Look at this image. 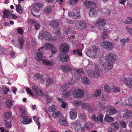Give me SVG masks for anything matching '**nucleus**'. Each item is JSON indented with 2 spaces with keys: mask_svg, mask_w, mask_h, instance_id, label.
I'll use <instances>...</instances> for the list:
<instances>
[{
  "mask_svg": "<svg viewBox=\"0 0 132 132\" xmlns=\"http://www.w3.org/2000/svg\"><path fill=\"white\" fill-rule=\"evenodd\" d=\"M123 23L127 24H131L132 23V18L130 17H128L127 19V20L124 21Z\"/></svg>",
  "mask_w": 132,
  "mask_h": 132,
  "instance_id": "nucleus-58",
  "label": "nucleus"
},
{
  "mask_svg": "<svg viewBox=\"0 0 132 132\" xmlns=\"http://www.w3.org/2000/svg\"><path fill=\"white\" fill-rule=\"evenodd\" d=\"M68 15L71 17L75 19H79L81 17L80 11L77 8L73 9L72 12H69Z\"/></svg>",
  "mask_w": 132,
  "mask_h": 132,
  "instance_id": "nucleus-6",
  "label": "nucleus"
},
{
  "mask_svg": "<svg viewBox=\"0 0 132 132\" xmlns=\"http://www.w3.org/2000/svg\"><path fill=\"white\" fill-rule=\"evenodd\" d=\"M61 69L64 72H68L72 70L73 71V68L68 65H63L61 66Z\"/></svg>",
  "mask_w": 132,
  "mask_h": 132,
  "instance_id": "nucleus-26",
  "label": "nucleus"
},
{
  "mask_svg": "<svg viewBox=\"0 0 132 132\" xmlns=\"http://www.w3.org/2000/svg\"><path fill=\"white\" fill-rule=\"evenodd\" d=\"M3 13V17L4 18H7L11 14L10 11L9 9H4Z\"/></svg>",
  "mask_w": 132,
  "mask_h": 132,
  "instance_id": "nucleus-34",
  "label": "nucleus"
},
{
  "mask_svg": "<svg viewBox=\"0 0 132 132\" xmlns=\"http://www.w3.org/2000/svg\"><path fill=\"white\" fill-rule=\"evenodd\" d=\"M98 108L101 109H106V106L105 105V103L103 102H100L98 104Z\"/></svg>",
  "mask_w": 132,
  "mask_h": 132,
  "instance_id": "nucleus-36",
  "label": "nucleus"
},
{
  "mask_svg": "<svg viewBox=\"0 0 132 132\" xmlns=\"http://www.w3.org/2000/svg\"><path fill=\"white\" fill-rule=\"evenodd\" d=\"M103 115L99 114L97 116L95 114H93L91 117V119L93 120L95 122H99L100 123H103Z\"/></svg>",
  "mask_w": 132,
  "mask_h": 132,
  "instance_id": "nucleus-14",
  "label": "nucleus"
},
{
  "mask_svg": "<svg viewBox=\"0 0 132 132\" xmlns=\"http://www.w3.org/2000/svg\"><path fill=\"white\" fill-rule=\"evenodd\" d=\"M104 90L106 93H109L111 90V88L108 85H105L104 86Z\"/></svg>",
  "mask_w": 132,
  "mask_h": 132,
  "instance_id": "nucleus-59",
  "label": "nucleus"
},
{
  "mask_svg": "<svg viewBox=\"0 0 132 132\" xmlns=\"http://www.w3.org/2000/svg\"><path fill=\"white\" fill-rule=\"evenodd\" d=\"M33 118L34 121H36V123L38 126V129L39 130L40 129L41 126V124L40 122H38L39 118L38 117H36L35 116H34L33 117Z\"/></svg>",
  "mask_w": 132,
  "mask_h": 132,
  "instance_id": "nucleus-48",
  "label": "nucleus"
},
{
  "mask_svg": "<svg viewBox=\"0 0 132 132\" xmlns=\"http://www.w3.org/2000/svg\"><path fill=\"white\" fill-rule=\"evenodd\" d=\"M81 51V49L74 50L73 51V54L75 55L80 56L82 55Z\"/></svg>",
  "mask_w": 132,
  "mask_h": 132,
  "instance_id": "nucleus-42",
  "label": "nucleus"
},
{
  "mask_svg": "<svg viewBox=\"0 0 132 132\" xmlns=\"http://www.w3.org/2000/svg\"><path fill=\"white\" fill-rule=\"evenodd\" d=\"M43 7L42 4L38 2H35L34 5V10L36 12H38Z\"/></svg>",
  "mask_w": 132,
  "mask_h": 132,
  "instance_id": "nucleus-24",
  "label": "nucleus"
},
{
  "mask_svg": "<svg viewBox=\"0 0 132 132\" xmlns=\"http://www.w3.org/2000/svg\"><path fill=\"white\" fill-rule=\"evenodd\" d=\"M52 10V7L51 6H50L46 7L44 10V12L45 13L48 14L51 12Z\"/></svg>",
  "mask_w": 132,
  "mask_h": 132,
  "instance_id": "nucleus-47",
  "label": "nucleus"
},
{
  "mask_svg": "<svg viewBox=\"0 0 132 132\" xmlns=\"http://www.w3.org/2000/svg\"><path fill=\"white\" fill-rule=\"evenodd\" d=\"M73 71H72V74L74 77H76L77 76L80 77L84 74V72L82 68H80L77 70L76 68H73Z\"/></svg>",
  "mask_w": 132,
  "mask_h": 132,
  "instance_id": "nucleus-15",
  "label": "nucleus"
},
{
  "mask_svg": "<svg viewBox=\"0 0 132 132\" xmlns=\"http://www.w3.org/2000/svg\"><path fill=\"white\" fill-rule=\"evenodd\" d=\"M18 108L21 113L23 114H25L26 113V111L24 106L22 105H20L18 106Z\"/></svg>",
  "mask_w": 132,
  "mask_h": 132,
  "instance_id": "nucleus-46",
  "label": "nucleus"
},
{
  "mask_svg": "<svg viewBox=\"0 0 132 132\" xmlns=\"http://www.w3.org/2000/svg\"><path fill=\"white\" fill-rule=\"evenodd\" d=\"M111 126H112L113 129L114 131L117 130L119 128V124L117 122L111 123Z\"/></svg>",
  "mask_w": 132,
  "mask_h": 132,
  "instance_id": "nucleus-44",
  "label": "nucleus"
},
{
  "mask_svg": "<svg viewBox=\"0 0 132 132\" xmlns=\"http://www.w3.org/2000/svg\"><path fill=\"white\" fill-rule=\"evenodd\" d=\"M104 120L106 122L110 123L114 121V119L113 117L110 116V115L107 114L105 115Z\"/></svg>",
  "mask_w": 132,
  "mask_h": 132,
  "instance_id": "nucleus-29",
  "label": "nucleus"
},
{
  "mask_svg": "<svg viewBox=\"0 0 132 132\" xmlns=\"http://www.w3.org/2000/svg\"><path fill=\"white\" fill-rule=\"evenodd\" d=\"M84 127L87 129H90L93 127V123L91 121L87 122L85 124Z\"/></svg>",
  "mask_w": 132,
  "mask_h": 132,
  "instance_id": "nucleus-41",
  "label": "nucleus"
},
{
  "mask_svg": "<svg viewBox=\"0 0 132 132\" xmlns=\"http://www.w3.org/2000/svg\"><path fill=\"white\" fill-rule=\"evenodd\" d=\"M75 81L74 80L72 79H71L68 82L63 84L60 86V90L61 92H64L68 89L69 86L70 85H71L75 83Z\"/></svg>",
  "mask_w": 132,
  "mask_h": 132,
  "instance_id": "nucleus-11",
  "label": "nucleus"
},
{
  "mask_svg": "<svg viewBox=\"0 0 132 132\" xmlns=\"http://www.w3.org/2000/svg\"><path fill=\"white\" fill-rule=\"evenodd\" d=\"M81 108L82 109L91 112L93 111L95 109V108L92 107L90 104L85 103H82Z\"/></svg>",
  "mask_w": 132,
  "mask_h": 132,
  "instance_id": "nucleus-16",
  "label": "nucleus"
},
{
  "mask_svg": "<svg viewBox=\"0 0 132 132\" xmlns=\"http://www.w3.org/2000/svg\"><path fill=\"white\" fill-rule=\"evenodd\" d=\"M52 83V79L51 78H49L46 80L45 84L46 85L47 87Z\"/></svg>",
  "mask_w": 132,
  "mask_h": 132,
  "instance_id": "nucleus-50",
  "label": "nucleus"
},
{
  "mask_svg": "<svg viewBox=\"0 0 132 132\" xmlns=\"http://www.w3.org/2000/svg\"><path fill=\"white\" fill-rule=\"evenodd\" d=\"M112 89L114 93H116L117 92H119L120 89L118 87H116L115 86H114L112 88Z\"/></svg>",
  "mask_w": 132,
  "mask_h": 132,
  "instance_id": "nucleus-63",
  "label": "nucleus"
},
{
  "mask_svg": "<svg viewBox=\"0 0 132 132\" xmlns=\"http://www.w3.org/2000/svg\"><path fill=\"white\" fill-rule=\"evenodd\" d=\"M106 60L111 61L112 62H114L118 59L117 55L113 53H109L106 56Z\"/></svg>",
  "mask_w": 132,
  "mask_h": 132,
  "instance_id": "nucleus-13",
  "label": "nucleus"
},
{
  "mask_svg": "<svg viewBox=\"0 0 132 132\" xmlns=\"http://www.w3.org/2000/svg\"><path fill=\"white\" fill-rule=\"evenodd\" d=\"M28 116L27 115H22L21 122L25 124H28L30 123L32 121V120L29 118H28Z\"/></svg>",
  "mask_w": 132,
  "mask_h": 132,
  "instance_id": "nucleus-21",
  "label": "nucleus"
},
{
  "mask_svg": "<svg viewBox=\"0 0 132 132\" xmlns=\"http://www.w3.org/2000/svg\"><path fill=\"white\" fill-rule=\"evenodd\" d=\"M70 118L72 120L75 119L77 117V111L76 110L72 109L69 113Z\"/></svg>",
  "mask_w": 132,
  "mask_h": 132,
  "instance_id": "nucleus-28",
  "label": "nucleus"
},
{
  "mask_svg": "<svg viewBox=\"0 0 132 132\" xmlns=\"http://www.w3.org/2000/svg\"><path fill=\"white\" fill-rule=\"evenodd\" d=\"M50 25L51 27L56 28L59 26V22L56 20H53L50 22Z\"/></svg>",
  "mask_w": 132,
  "mask_h": 132,
  "instance_id": "nucleus-33",
  "label": "nucleus"
},
{
  "mask_svg": "<svg viewBox=\"0 0 132 132\" xmlns=\"http://www.w3.org/2000/svg\"><path fill=\"white\" fill-rule=\"evenodd\" d=\"M32 88L33 91L37 95L40 96L43 95V93L42 92L39 88L35 86H33Z\"/></svg>",
  "mask_w": 132,
  "mask_h": 132,
  "instance_id": "nucleus-27",
  "label": "nucleus"
},
{
  "mask_svg": "<svg viewBox=\"0 0 132 132\" xmlns=\"http://www.w3.org/2000/svg\"><path fill=\"white\" fill-rule=\"evenodd\" d=\"M119 105L121 106L127 105L132 108V105L130 104H127L126 101V99L125 98H122L120 103H119Z\"/></svg>",
  "mask_w": 132,
  "mask_h": 132,
  "instance_id": "nucleus-35",
  "label": "nucleus"
},
{
  "mask_svg": "<svg viewBox=\"0 0 132 132\" xmlns=\"http://www.w3.org/2000/svg\"><path fill=\"white\" fill-rule=\"evenodd\" d=\"M61 115V114L60 111H56L53 112L52 116L53 117L55 118L56 117L58 116H59Z\"/></svg>",
  "mask_w": 132,
  "mask_h": 132,
  "instance_id": "nucleus-56",
  "label": "nucleus"
},
{
  "mask_svg": "<svg viewBox=\"0 0 132 132\" xmlns=\"http://www.w3.org/2000/svg\"><path fill=\"white\" fill-rule=\"evenodd\" d=\"M42 77V75L39 73L35 74L34 76V78L35 79L37 80L41 78Z\"/></svg>",
  "mask_w": 132,
  "mask_h": 132,
  "instance_id": "nucleus-62",
  "label": "nucleus"
},
{
  "mask_svg": "<svg viewBox=\"0 0 132 132\" xmlns=\"http://www.w3.org/2000/svg\"><path fill=\"white\" fill-rule=\"evenodd\" d=\"M9 55L12 58L15 57L16 56V54L15 52L13 50L10 52Z\"/></svg>",
  "mask_w": 132,
  "mask_h": 132,
  "instance_id": "nucleus-64",
  "label": "nucleus"
},
{
  "mask_svg": "<svg viewBox=\"0 0 132 132\" xmlns=\"http://www.w3.org/2000/svg\"><path fill=\"white\" fill-rule=\"evenodd\" d=\"M113 64L111 62L109 61L104 63L103 64V67L104 70L107 72L111 70L113 68Z\"/></svg>",
  "mask_w": 132,
  "mask_h": 132,
  "instance_id": "nucleus-19",
  "label": "nucleus"
},
{
  "mask_svg": "<svg viewBox=\"0 0 132 132\" xmlns=\"http://www.w3.org/2000/svg\"><path fill=\"white\" fill-rule=\"evenodd\" d=\"M98 11L95 8L93 7L90 8L89 12V15L91 17L96 16L98 14Z\"/></svg>",
  "mask_w": 132,
  "mask_h": 132,
  "instance_id": "nucleus-25",
  "label": "nucleus"
},
{
  "mask_svg": "<svg viewBox=\"0 0 132 132\" xmlns=\"http://www.w3.org/2000/svg\"><path fill=\"white\" fill-rule=\"evenodd\" d=\"M121 113L122 114V117L125 120L130 119L132 118V112L130 110H123L121 111Z\"/></svg>",
  "mask_w": 132,
  "mask_h": 132,
  "instance_id": "nucleus-8",
  "label": "nucleus"
},
{
  "mask_svg": "<svg viewBox=\"0 0 132 132\" xmlns=\"http://www.w3.org/2000/svg\"><path fill=\"white\" fill-rule=\"evenodd\" d=\"M59 57L60 60L62 62H65L68 61V56L66 54H63L62 53L59 54Z\"/></svg>",
  "mask_w": 132,
  "mask_h": 132,
  "instance_id": "nucleus-31",
  "label": "nucleus"
},
{
  "mask_svg": "<svg viewBox=\"0 0 132 132\" xmlns=\"http://www.w3.org/2000/svg\"><path fill=\"white\" fill-rule=\"evenodd\" d=\"M100 45L105 49L111 50L113 48V44L111 42L107 40L101 43Z\"/></svg>",
  "mask_w": 132,
  "mask_h": 132,
  "instance_id": "nucleus-12",
  "label": "nucleus"
},
{
  "mask_svg": "<svg viewBox=\"0 0 132 132\" xmlns=\"http://www.w3.org/2000/svg\"><path fill=\"white\" fill-rule=\"evenodd\" d=\"M87 73L90 77L93 78H97L101 75L99 71L94 70L91 69H88L87 71Z\"/></svg>",
  "mask_w": 132,
  "mask_h": 132,
  "instance_id": "nucleus-10",
  "label": "nucleus"
},
{
  "mask_svg": "<svg viewBox=\"0 0 132 132\" xmlns=\"http://www.w3.org/2000/svg\"><path fill=\"white\" fill-rule=\"evenodd\" d=\"M5 125L8 128H10L12 126L11 122L7 120L5 121Z\"/></svg>",
  "mask_w": 132,
  "mask_h": 132,
  "instance_id": "nucleus-52",
  "label": "nucleus"
},
{
  "mask_svg": "<svg viewBox=\"0 0 132 132\" xmlns=\"http://www.w3.org/2000/svg\"><path fill=\"white\" fill-rule=\"evenodd\" d=\"M42 47L38 49V51L39 52L37 53V54L35 56V59L37 61H40L42 60V61L43 63L45 65H47L51 66L52 65L53 63L52 62H51L50 61L46 60H42L43 58V54L45 50L44 49H41Z\"/></svg>",
  "mask_w": 132,
  "mask_h": 132,
  "instance_id": "nucleus-1",
  "label": "nucleus"
},
{
  "mask_svg": "<svg viewBox=\"0 0 132 132\" xmlns=\"http://www.w3.org/2000/svg\"><path fill=\"white\" fill-rule=\"evenodd\" d=\"M121 81L124 82L127 87L129 88H132V77L130 75L123 76L121 78Z\"/></svg>",
  "mask_w": 132,
  "mask_h": 132,
  "instance_id": "nucleus-4",
  "label": "nucleus"
},
{
  "mask_svg": "<svg viewBox=\"0 0 132 132\" xmlns=\"http://www.w3.org/2000/svg\"><path fill=\"white\" fill-rule=\"evenodd\" d=\"M72 31V29L70 27H69L66 28L65 32L66 34H69L71 33Z\"/></svg>",
  "mask_w": 132,
  "mask_h": 132,
  "instance_id": "nucleus-61",
  "label": "nucleus"
},
{
  "mask_svg": "<svg viewBox=\"0 0 132 132\" xmlns=\"http://www.w3.org/2000/svg\"><path fill=\"white\" fill-rule=\"evenodd\" d=\"M106 23V20L103 18H100L97 19L95 23V25L99 29H104V27Z\"/></svg>",
  "mask_w": 132,
  "mask_h": 132,
  "instance_id": "nucleus-7",
  "label": "nucleus"
},
{
  "mask_svg": "<svg viewBox=\"0 0 132 132\" xmlns=\"http://www.w3.org/2000/svg\"><path fill=\"white\" fill-rule=\"evenodd\" d=\"M2 89L3 93L5 94H6L9 90V89L5 86H2Z\"/></svg>",
  "mask_w": 132,
  "mask_h": 132,
  "instance_id": "nucleus-57",
  "label": "nucleus"
},
{
  "mask_svg": "<svg viewBox=\"0 0 132 132\" xmlns=\"http://www.w3.org/2000/svg\"><path fill=\"white\" fill-rule=\"evenodd\" d=\"M84 4L85 5V7L87 9L93 7V6L96 5L95 3L93 1L88 0H85L84 2L83 0Z\"/></svg>",
  "mask_w": 132,
  "mask_h": 132,
  "instance_id": "nucleus-22",
  "label": "nucleus"
},
{
  "mask_svg": "<svg viewBox=\"0 0 132 132\" xmlns=\"http://www.w3.org/2000/svg\"><path fill=\"white\" fill-rule=\"evenodd\" d=\"M72 124L75 131L78 132L80 130V128L81 127V124L79 121H76L72 123Z\"/></svg>",
  "mask_w": 132,
  "mask_h": 132,
  "instance_id": "nucleus-23",
  "label": "nucleus"
},
{
  "mask_svg": "<svg viewBox=\"0 0 132 132\" xmlns=\"http://www.w3.org/2000/svg\"><path fill=\"white\" fill-rule=\"evenodd\" d=\"M59 122L61 124L65 126H66L68 125L67 121L64 117H62L60 118L59 120Z\"/></svg>",
  "mask_w": 132,
  "mask_h": 132,
  "instance_id": "nucleus-39",
  "label": "nucleus"
},
{
  "mask_svg": "<svg viewBox=\"0 0 132 132\" xmlns=\"http://www.w3.org/2000/svg\"><path fill=\"white\" fill-rule=\"evenodd\" d=\"M78 2V0H70L68 2V3L70 5L73 6L76 4Z\"/></svg>",
  "mask_w": 132,
  "mask_h": 132,
  "instance_id": "nucleus-51",
  "label": "nucleus"
},
{
  "mask_svg": "<svg viewBox=\"0 0 132 132\" xmlns=\"http://www.w3.org/2000/svg\"><path fill=\"white\" fill-rule=\"evenodd\" d=\"M18 44H17V45L19 46L18 47L21 49H22L24 43V40L23 38L21 37H18Z\"/></svg>",
  "mask_w": 132,
  "mask_h": 132,
  "instance_id": "nucleus-32",
  "label": "nucleus"
},
{
  "mask_svg": "<svg viewBox=\"0 0 132 132\" xmlns=\"http://www.w3.org/2000/svg\"><path fill=\"white\" fill-rule=\"evenodd\" d=\"M45 94L47 103H50L52 100V98L48 95V93L47 92L45 93Z\"/></svg>",
  "mask_w": 132,
  "mask_h": 132,
  "instance_id": "nucleus-45",
  "label": "nucleus"
},
{
  "mask_svg": "<svg viewBox=\"0 0 132 132\" xmlns=\"http://www.w3.org/2000/svg\"><path fill=\"white\" fill-rule=\"evenodd\" d=\"M100 52L99 48L97 46H94L90 49L87 50L85 53L88 56L92 58H94L99 55Z\"/></svg>",
  "mask_w": 132,
  "mask_h": 132,
  "instance_id": "nucleus-2",
  "label": "nucleus"
},
{
  "mask_svg": "<svg viewBox=\"0 0 132 132\" xmlns=\"http://www.w3.org/2000/svg\"><path fill=\"white\" fill-rule=\"evenodd\" d=\"M71 95H72V91L71 90L68 91L63 94V96L65 98H67Z\"/></svg>",
  "mask_w": 132,
  "mask_h": 132,
  "instance_id": "nucleus-49",
  "label": "nucleus"
},
{
  "mask_svg": "<svg viewBox=\"0 0 132 132\" xmlns=\"http://www.w3.org/2000/svg\"><path fill=\"white\" fill-rule=\"evenodd\" d=\"M16 10L17 12L19 14L22 13L23 11L22 6L20 4H18L16 5Z\"/></svg>",
  "mask_w": 132,
  "mask_h": 132,
  "instance_id": "nucleus-40",
  "label": "nucleus"
},
{
  "mask_svg": "<svg viewBox=\"0 0 132 132\" xmlns=\"http://www.w3.org/2000/svg\"><path fill=\"white\" fill-rule=\"evenodd\" d=\"M44 49V50L45 51L48 49H50L52 54L51 56H49L50 57L52 56L53 54L55 53L57 51L56 47L53 44L48 43L44 44V46L42 47L41 49Z\"/></svg>",
  "mask_w": 132,
  "mask_h": 132,
  "instance_id": "nucleus-5",
  "label": "nucleus"
},
{
  "mask_svg": "<svg viewBox=\"0 0 132 132\" xmlns=\"http://www.w3.org/2000/svg\"><path fill=\"white\" fill-rule=\"evenodd\" d=\"M57 107L54 105H51L49 108V112H52L55 111L56 110Z\"/></svg>",
  "mask_w": 132,
  "mask_h": 132,
  "instance_id": "nucleus-60",
  "label": "nucleus"
},
{
  "mask_svg": "<svg viewBox=\"0 0 132 132\" xmlns=\"http://www.w3.org/2000/svg\"><path fill=\"white\" fill-rule=\"evenodd\" d=\"M129 39V38H127L126 39H121L120 40V42L121 44H122V46H124L125 44V43H128Z\"/></svg>",
  "mask_w": 132,
  "mask_h": 132,
  "instance_id": "nucleus-55",
  "label": "nucleus"
},
{
  "mask_svg": "<svg viewBox=\"0 0 132 132\" xmlns=\"http://www.w3.org/2000/svg\"><path fill=\"white\" fill-rule=\"evenodd\" d=\"M4 117L6 119H8L12 116V112L10 111L5 112L4 113Z\"/></svg>",
  "mask_w": 132,
  "mask_h": 132,
  "instance_id": "nucleus-43",
  "label": "nucleus"
},
{
  "mask_svg": "<svg viewBox=\"0 0 132 132\" xmlns=\"http://www.w3.org/2000/svg\"><path fill=\"white\" fill-rule=\"evenodd\" d=\"M81 81L82 83L87 85H89L90 83L88 78L85 76H84L81 78Z\"/></svg>",
  "mask_w": 132,
  "mask_h": 132,
  "instance_id": "nucleus-30",
  "label": "nucleus"
},
{
  "mask_svg": "<svg viewBox=\"0 0 132 132\" xmlns=\"http://www.w3.org/2000/svg\"><path fill=\"white\" fill-rule=\"evenodd\" d=\"M100 99L102 101H106L108 100V97L105 94L102 95L100 97Z\"/></svg>",
  "mask_w": 132,
  "mask_h": 132,
  "instance_id": "nucleus-53",
  "label": "nucleus"
},
{
  "mask_svg": "<svg viewBox=\"0 0 132 132\" xmlns=\"http://www.w3.org/2000/svg\"><path fill=\"white\" fill-rule=\"evenodd\" d=\"M5 104L6 107L9 109L13 105V103L11 100L9 99L6 101Z\"/></svg>",
  "mask_w": 132,
  "mask_h": 132,
  "instance_id": "nucleus-37",
  "label": "nucleus"
},
{
  "mask_svg": "<svg viewBox=\"0 0 132 132\" xmlns=\"http://www.w3.org/2000/svg\"><path fill=\"white\" fill-rule=\"evenodd\" d=\"M75 26L77 29L81 30L85 29L87 27L85 23L80 21H77L76 22Z\"/></svg>",
  "mask_w": 132,
  "mask_h": 132,
  "instance_id": "nucleus-20",
  "label": "nucleus"
},
{
  "mask_svg": "<svg viewBox=\"0 0 132 132\" xmlns=\"http://www.w3.org/2000/svg\"><path fill=\"white\" fill-rule=\"evenodd\" d=\"M74 103L75 105L77 107H79L80 106H81V105L82 103L81 101L79 100H74Z\"/></svg>",
  "mask_w": 132,
  "mask_h": 132,
  "instance_id": "nucleus-54",
  "label": "nucleus"
},
{
  "mask_svg": "<svg viewBox=\"0 0 132 132\" xmlns=\"http://www.w3.org/2000/svg\"><path fill=\"white\" fill-rule=\"evenodd\" d=\"M38 38L41 40H43L44 39L45 40L47 41L53 42L56 40L55 39H53L51 34L47 31L40 32L38 36Z\"/></svg>",
  "mask_w": 132,
  "mask_h": 132,
  "instance_id": "nucleus-3",
  "label": "nucleus"
},
{
  "mask_svg": "<svg viewBox=\"0 0 132 132\" xmlns=\"http://www.w3.org/2000/svg\"><path fill=\"white\" fill-rule=\"evenodd\" d=\"M72 94L75 98L80 99L84 96V92L81 89H76L73 91Z\"/></svg>",
  "mask_w": 132,
  "mask_h": 132,
  "instance_id": "nucleus-9",
  "label": "nucleus"
},
{
  "mask_svg": "<svg viewBox=\"0 0 132 132\" xmlns=\"http://www.w3.org/2000/svg\"><path fill=\"white\" fill-rule=\"evenodd\" d=\"M106 112H108L109 115L113 116L115 114L117 111L116 109L114 107L111 105H108L106 106Z\"/></svg>",
  "mask_w": 132,
  "mask_h": 132,
  "instance_id": "nucleus-17",
  "label": "nucleus"
},
{
  "mask_svg": "<svg viewBox=\"0 0 132 132\" xmlns=\"http://www.w3.org/2000/svg\"><path fill=\"white\" fill-rule=\"evenodd\" d=\"M59 49L60 51L64 53H67L69 50L68 45L65 43H62L60 45Z\"/></svg>",
  "mask_w": 132,
  "mask_h": 132,
  "instance_id": "nucleus-18",
  "label": "nucleus"
},
{
  "mask_svg": "<svg viewBox=\"0 0 132 132\" xmlns=\"http://www.w3.org/2000/svg\"><path fill=\"white\" fill-rule=\"evenodd\" d=\"M101 93V90L100 89H98L92 93V96L93 97H97L100 95Z\"/></svg>",
  "mask_w": 132,
  "mask_h": 132,
  "instance_id": "nucleus-38",
  "label": "nucleus"
}]
</instances>
